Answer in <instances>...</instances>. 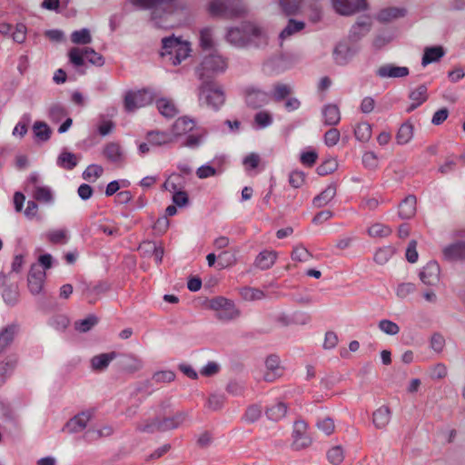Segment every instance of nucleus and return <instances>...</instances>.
Segmentation results:
<instances>
[{"instance_id": "obj_1", "label": "nucleus", "mask_w": 465, "mask_h": 465, "mask_svg": "<svg viewBox=\"0 0 465 465\" xmlns=\"http://www.w3.org/2000/svg\"><path fill=\"white\" fill-rule=\"evenodd\" d=\"M162 57L173 65L181 64L191 52L189 43L181 38L170 36L163 39Z\"/></svg>"}, {"instance_id": "obj_2", "label": "nucleus", "mask_w": 465, "mask_h": 465, "mask_svg": "<svg viewBox=\"0 0 465 465\" xmlns=\"http://www.w3.org/2000/svg\"><path fill=\"white\" fill-rule=\"evenodd\" d=\"M199 100L213 109H218L225 101L223 90L212 82L201 85Z\"/></svg>"}, {"instance_id": "obj_3", "label": "nucleus", "mask_w": 465, "mask_h": 465, "mask_svg": "<svg viewBox=\"0 0 465 465\" xmlns=\"http://www.w3.org/2000/svg\"><path fill=\"white\" fill-rule=\"evenodd\" d=\"M209 309L216 312L217 316L223 320H232L239 315L234 302L225 297L217 296L208 301Z\"/></svg>"}, {"instance_id": "obj_4", "label": "nucleus", "mask_w": 465, "mask_h": 465, "mask_svg": "<svg viewBox=\"0 0 465 465\" xmlns=\"http://www.w3.org/2000/svg\"><path fill=\"white\" fill-rule=\"evenodd\" d=\"M163 188L173 193V202L179 207L188 203L187 193L182 190L183 178L180 175H171L163 183Z\"/></svg>"}, {"instance_id": "obj_5", "label": "nucleus", "mask_w": 465, "mask_h": 465, "mask_svg": "<svg viewBox=\"0 0 465 465\" xmlns=\"http://www.w3.org/2000/svg\"><path fill=\"white\" fill-rule=\"evenodd\" d=\"M152 101V94L147 91L129 92L124 98V106L127 111L132 112L150 104Z\"/></svg>"}, {"instance_id": "obj_6", "label": "nucleus", "mask_w": 465, "mask_h": 465, "mask_svg": "<svg viewBox=\"0 0 465 465\" xmlns=\"http://www.w3.org/2000/svg\"><path fill=\"white\" fill-rule=\"evenodd\" d=\"M312 438L307 433V425L303 421L294 423L292 431V447L295 450H303L311 446Z\"/></svg>"}, {"instance_id": "obj_7", "label": "nucleus", "mask_w": 465, "mask_h": 465, "mask_svg": "<svg viewBox=\"0 0 465 465\" xmlns=\"http://www.w3.org/2000/svg\"><path fill=\"white\" fill-rule=\"evenodd\" d=\"M244 11L245 8L239 0H215L210 5V12L213 15H219L224 12L237 15Z\"/></svg>"}, {"instance_id": "obj_8", "label": "nucleus", "mask_w": 465, "mask_h": 465, "mask_svg": "<svg viewBox=\"0 0 465 465\" xmlns=\"http://www.w3.org/2000/svg\"><path fill=\"white\" fill-rule=\"evenodd\" d=\"M334 11L341 15H351L365 6L364 0H331Z\"/></svg>"}, {"instance_id": "obj_9", "label": "nucleus", "mask_w": 465, "mask_h": 465, "mask_svg": "<svg viewBox=\"0 0 465 465\" xmlns=\"http://www.w3.org/2000/svg\"><path fill=\"white\" fill-rule=\"evenodd\" d=\"M226 66V62L222 56L213 54L203 60L199 74L203 77L205 74L222 72Z\"/></svg>"}, {"instance_id": "obj_10", "label": "nucleus", "mask_w": 465, "mask_h": 465, "mask_svg": "<svg viewBox=\"0 0 465 465\" xmlns=\"http://www.w3.org/2000/svg\"><path fill=\"white\" fill-rule=\"evenodd\" d=\"M421 282L426 285L434 286L440 282V267L435 262H428L420 273Z\"/></svg>"}, {"instance_id": "obj_11", "label": "nucleus", "mask_w": 465, "mask_h": 465, "mask_svg": "<svg viewBox=\"0 0 465 465\" xmlns=\"http://www.w3.org/2000/svg\"><path fill=\"white\" fill-rule=\"evenodd\" d=\"M45 272L33 266L28 274V288L33 294H38L44 288Z\"/></svg>"}, {"instance_id": "obj_12", "label": "nucleus", "mask_w": 465, "mask_h": 465, "mask_svg": "<svg viewBox=\"0 0 465 465\" xmlns=\"http://www.w3.org/2000/svg\"><path fill=\"white\" fill-rule=\"evenodd\" d=\"M377 75L380 78H401L409 74V69L406 66H398L395 64H384L377 69Z\"/></svg>"}, {"instance_id": "obj_13", "label": "nucleus", "mask_w": 465, "mask_h": 465, "mask_svg": "<svg viewBox=\"0 0 465 465\" xmlns=\"http://www.w3.org/2000/svg\"><path fill=\"white\" fill-rule=\"evenodd\" d=\"M277 257V252L273 250H262L256 256L254 265L260 270H269L274 265Z\"/></svg>"}, {"instance_id": "obj_14", "label": "nucleus", "mask_w": 465, "mask_h": 465, "mask_svg": "<svg viewBox=\"0 0 465 465\" xmlns=\"http://www.w3.org/2000/svg\"><path fill=\"white\" fill-rule=\"evenodd\" d=\"M391 421V410L388 406L379 407L372 415V423L378 430H384Z\"/></svg>"}, {"instance_id": "obj_15", "label": "nucleus", "mask_w": 465, "mask_h": 465, "mask_svg": "<svg viewBox=\"0 0 465 465\" xmlns=\"http://www.w3.org/2000/svg\"><path fill=\"white\" fill-rule=\"evenodd\" d=\"M116 357L117 353L115 351L97 354L91 359V367L95 371H104Z\"/></svg>"}, {"instance_id": "obj_16", "label": "nucleus", "mask_w": 465, "mask_h": 465, "mask_svg": "<svg viewBox=\"0 0 465 465\" xmlns=\"http://www.w3.org/2000/svg\"><path fill=\"white\" fill-rule=\"evenodd\" d=\"M91 416L92 414L89 411L82 412L74 416L66 423V429L71 433L83 430L90 420Z\"/></svg>"}, {"instance_id": "obj_17", "label": "nucleus", "mask_w": 465, "mask_h": 465, "mask_svg": "<svg viewBox=\"0 0 465 465\" xmlns=\"http://www.w3.org/2000/svg\"><path fill=\"white\" fill-rule=\"evenodd\" d=\"M139 250L144 256H153L157 263L162 262L163 249L158 246L155 242L144 241L139 245Z\"/></svg>"}, {"instance_id": "obj_18", "label": "nucleus", "mask_w": 465, "mask_h": 465, "mask_svg": "<svg viewBox=\"0 0 465 465\" xmlns=\"http://www.w3.org/2000/svg\"><path fill=\"white\" fill-rule=\"evenodd\" d=\"M287 413V406L282 401H275L266 408L265 414L269 420L277 422L282 420Z\"/></svg>"}, {"instance_id": "obj_19", "label": "nucleus", "mask_w": 465, "mask_h": 465, "mask_svg": "<svg viewBox=\"0 0 465 465\" xmlns=\"http://www.w3.org/2000/svg\"><path fill=\"white\" fill-rule=\"evenodd\" d=\"M414 137V125L411 122L403 123L396 134V142L399 145L408 144Z\"/></svg>"}, {"instance_id": "obj_20", "label": "nucleus", "mask_w": 465, "mask_h": 465, "mask_svg": "<svg viewBox=\"0 0 465 465\" xmlns=\"http://www.w3.org/2000/svg\"><path fill=\"white\" fill-rule=\"evenodd\" d=\"M17 328L15 325H8L0 331V354L13 343Z\"/></svg>"}, {"instance_id": "obj_21", "label": "nucleus", "mask_w": 465, "mask_h": 465, "mask_svg": "<svg viewBox=\"0 0 465 465\" xmlns=\"http://www.w3.org/2000/svg\"><path fill=\"white\" fill-rule=\"evenodd\" d=\"M428 98L427 88L425 85H420L411 92V104L407 111L411 112L421 105Z\"/></svg>"}, {"instance_id": "obj_22", "label": "nucleus", "mask_w": 465, "mask_h": 465, "mask_svg": "<svg viewBox=\"0 0 465 465\" xmlns=\"http://www.w3.org/2000/svg\"><path fill=\"white\" fill-rule=\"evenodd\" d=\"M356 54V50L347 44H339L334 51L333 55L337 64H344Z\"/></svg>"}, {"instance_id": "obj_23", "label": "nucleus", "mask_w": 465, "mask_h": 465, "mask_svg": "<svg viewBox=\"0 0 465 465\" xmlns=\"http://www.w3.org/2000/svg\"><path fill=\"white\" fill-rule=\"evenodd\" d=\"M336 195V185L329 184L319 195L313 199V204L318 207H323L332 201Z\"/></svg>"}, {"instance_id": "obj_24", "label": "nucleus", "mask_w": 465, "mask_h": 465, "mask_svg": "<svg viewBox=\"0 0 465 465\" xmlns=\"http://www.w3.org/2000/svg\"><path fill=\"white\" fill-rule=\"evenodd\" d=\"M194 128V123L186 117H181L173 125V135L178 137L188 134Z\"/></svg>"}, {"instance_id": "obj_25", "label": "nucleus", "mask_w": 465, "mask_h": 465, "mask_svg": "<svg viewBox=\"0 0 465 465\" xmlns=\"http://www.w3.org/2000/svg\"><path fill=\"white\" fill-rule=\"evenodd\" d=\"M33 133L37 143H43L47 142L51 137V129L44 122H35L33 125Z\"/></svg>"}, {"instance_id": "obj_26", "label": "nucleus", "mask_w": 465, "mask_h": 465, "mask_svg": "<svg viewBox=\"0 0 465 465\" xmlns=\"http://www.w3.org/2000/svg\"><path fill=\"white\" fill-rule=\"evenodd\" d=\"M184 413H177L173 417L159 419V430H173L178 428L185 420Z\"/></svg>"}, {"instance_id": "obj_27", "label": "nucleus", "mask_w": 465, "mask_h": 465, "mask_svg": "<svg viewBox=\"0 0 465 465\" xmlns=\"http://www.w3.org/2000/svg\"><path fill=\"white\" fill-rule=\"evenodd\" d=\"M444 257L450 261H455L465 258V244L455 243L447 246L443 250Z\"/></svg>"}, {"instance_id": "obj_28", "label": "nucleus", "mask_w": 465, "mask_h": 465, "mask_svg": "<svg viewBox=\"0 0 465 465\" xmlns=\"http://www.w3.org/2000/svg\"><path fill=\"white\" fill-rule=\"evenodd\" d=\"M354 136L360 143H368L371 138V125L366 122L359 123L354 127Z\"/></svg>"}, {"instance_id": "obj_29", "label": "nucleus", "mask_w": 465, "mask_h": 465, "mask_svg": "<svg viewBox=\"0 0 465 465\" xmlns=\"http://www.w3.org/2000/svg\"><path fill=\"white\" fill-rule=\"evenodd\" d=\"M416 213V200L414 197L406 198L399 207V214L403 219H410Z\"/></svg>"}, {"instance_id": "obj_30", "label": "nucleus", "mask_w": 465, "mask_h": 465, "mask_svg": "<svg viewBox=\"0 0 465 465\" xmlns=\"http://www.w3.org/2000/svg\"><path fill=\"white\" fill-rule=\"evenodd\" d=\"M280 7L287 15H294L302 10L303 0H279Z\"/></svg>"}, {"instance_id": "obj_31", "label": "nucleus", "mask_w": 465, "mask_h": 465, "mask_svg": "<svg viewBox=\"0 0 465 465\" xmlns=\"http://www.w3.org/2000/svg\"><path fill=\"white\" fill-rule=\"evenodd\" d=\"M121 367L125 371L135 372L142 369L143 362L137 357L131 354H127L124 356L121 361Z\"/></svg>"}, {"instance_id": "obj_32", "label": "nucleus", "mask_w": 465, "mask_h": 465, "mask_svg": "<svg viewBox=\"0 0 465 465\" xmlns=\"http://www.w3.org/2000/svg\"><path fill=\"white\" fill-rule=\"evenodd\" d=\"M156 106L161 114L165 117H173L178 112L175 104L166 98L158 99L156 102Z\"/></svg>"}, {"instance_id": "obj_33", "label": "nucleus", "mask_w": 465, "mask_h": 465, "mask_svg": "<svg viewBox=\"0 0 465 465\" xmlns=\"http://www.w3.org/2000/svg\"><path fill=\"white\" fill-rule=\"evenodd\" d=\"M345 459V450L342 446L335 445L327 451V460L332 465H341Z\"/></svg>"}, {"instance_id": "obj_34", "label": "nucleus", "mask_w": 465, "mask_h": 465, "mask_svg": "<svg viewBox=\"0 0 465 465\" xmlns=\"http://www.w3.org/2000/svg\"><path fill=\"white\" fill-rule=\"evenodd\" d=\"M33 197L35 201L44 203H51L54 202V195L51 189L47 186H35L33 193Z\"/></svg>"}, {"instance_id": "obj_35", "label": "nucleus", "mask_w": 465, "mask_h": 465, "mask_svg": "<svg viewBox=\"0 0 465 465\" xmlns=\"http://www.w3.org/2000/svg\"><path fill=\"white\" fill-rule=\"evenodd\" d=\"M239 292L242 300L246 302L258 301L265 297V294L262 290L249 286L241 288Z\"/></svg>"}, {"instance_id": "obj_36", "label": "nucleus", "mask_w": 465, "mask_h": 465, "mask_svg": "<svg viewBox=\"0 0 465 465\" xmlns=\"http://www.w3.org/2000/svg\"><path fill=\"white\" fill-rule=\"evenodd\" d=\"M325 123L330 125L337 124L341 120L340 110L335 104H328L323 110Z\"/></svg>"}, {"instance_id": "obj_37", "label": "nucleus", "mask_w": 465, "mask_h": 465, "mask_svg": "<svg viewBox=\"0 0 465 465\" xmlns=\"http://www.w3.org/2000/svg\"><path fill=\"white\" fill-rule=\"evenodd\" d=\"M104 154L111 162H121L124 157L121 146L114 143H111L105 146Z\"/></svg>"}, {"instance_id": "obj_38", "label": "nucleus", "mask_w": 465, "mask_h": 465, "mask_svg": "<svg viewBox=\"0 0 465 465\" xmlns=\"http://www.w3.org/2000/svg\"><path fill=\"white\" fill-rule=\"evenodd\" d=\"M71 41L74 45H88L93 41L91 31L87 28L74 31L71 34Z\"/></svg>"}, {"instance_id": "obj_39", "label": "nucleus", "mask_w": 465, "mask_h": 465, "mask_svg": "<svg viewBox=\"0 0 465 465\" xmlns=\"http://www.w3.org/2000/svg\"><path fill=\"white\" fill-rule=\"evenodd\" d=\"M443 54L444 51L440 46L427 48L422 57V65L426 66L430 63L437 62Z\"/></svg>"}, {"instance_id": "obj_40", "label": "nucleus", "mask_w": 465, "mask_h": 465, "mask_svg": "<svg viewBox=\"0 0 465 465\" xmlns=\"http://www.w3.org/2000/svg\"><path fill=\"white\" fill-rule=\"evenodd\" d=\"M262 414V410L259 405L252 404L247 407L242 416L244 422L252 424L257 422Z\"/></svg>"}, {"instance_id": "obj_41", "label": "nucleus", "mask_w": 465, "mask_h": 465, "mask_svg": "<svg viewBox=\"0 0 465 465\" xmlns=\"http://www.w3.org/2000/svg\"><path fill=\"white\" fill-rule=\"evenodd\" d=\"M265 365L268 371H271V373H266L264 376V379L266 381H272L276 376H279L280 373V360L276 356H269L266 359Z\"/></svg>"}, {"instance_id": "obj_42", "label": "nucleus", "mask_w": 465, "mask_h": 465, "mask_svg": "<svg viewBox=\"0 0 465 465\" xmlns=\"http://www.w3.org/2000/svg\"><path fill=\"white\" fill-rule=\"evenodd\" d=\"M57 163L64 169L72 170L76 166L77 159L74 153L70 152H63L57 158Z\"/></svg>"}, {"instance_id": "obj_43", "label": "nucleus", "mask_w": 465, "mask_h": 465, "mask_svg": "<svg viewBox=\"0 0 465 465\" xmlns=\"http://www.w3.org/2000/svg\"><path fill=\"white\" fill-rule=\"evenodd\" d=\"M147 138L151 145H163L173 142V137L170 134L159 132L148 133Z\"/></svg>"}, {"instance_id": "obj_44", "label": "nucleus", "mask_w": 465, "mask_h": 465, "mask_svg": "<svg viewBox=\"0 0 465 465\" xmlns=\"http://www.w3.org/2000/svg\"><path fill=\"white\" fill-rule=\"evenodd\" d=\"M303 28L304 23L302 21L290 19L286 27L281 32L280 38L284 39L289 37L294 33L302 31Z\"/></svg>"}, {"instance_id": "obj_45", "label": "nucleus", "mask_w": 465, "mask_h": 465, "mask_svg": "<svg viewBox=\"0 0 465 465\" xmlns=\"http://www.w3.org/2000/svg\"><path fill=\"white\" fill-rule=\"evenodd\" d=\"M104 173V168L99 164H90L83 173V178L88 182H95Z\"/></svg>"}, {"instance_id": "obj_46", "label": "nucleus", "mask_w": 465, "mask_h": 465, "mask_svg": "<svg viewBox=\"0 0 465 465\" xmlns=\"http://www.w3.org/2000/svg\"><path fill=\"white\" fill-rule=\"evenodd\" d=\"M85 48L73 47L68 52L70 62L75 66H82L84 64Z\"/></svg>"}, {"instance_id": "obj_47", "label": "nucleus", "mask_w": 465, "mask_h": 465, "mask_svg": "<svg viewBox=\"0 0 465 465\" xmlns=\"http://www.w3.org/2000/svg\"><path fill=\"white\" fill-rule=\"evenodd\" d=\"M338 168V161L335 158H328L317 167L320 175H328L334 173Z\"/></svg>"}, {"instance_id": "obj_48", "label": "nucleus", "mask_w": 465, "mask_h": 465, "mask_svg": "<svg viewBox=\"0 0 465 465\" xmlns=\"http://www.w3.org/2000/svg\"><path fill=\"white\" fill-rule=\"evenodd\" d=\"M378 326L379 329L387 335L394 336L400 331L398 324L390 320L380 321Z\"/></svg>"}, {"instance_id": "obj_49", "label": "nucleus", "mask_w": 465, "mask_h": 465, "mask_svg": "<svg viewBox=\"0 0 465 465\" xmlns=\"http://www.w3.org/2000/svg\"><path fill=\"white\" fill-rule=\"evenodd\" d=\"M174 372L169 370L158 371L153 375V381L156 383H169L174 381Z\"/></svg>"}, {"instance_id": "obj_50", "label": "nucleus", "mask_w": 465, "mask_h": 465, "mask_svg": "<svg viewBox=\"0 0 465 465\" xmlns=\"http://www.w3.org/2000/svg\"><path fill=\"white\" fill-rule=\"evenodd\" d=\"M392 255H393V250L390 247H384V248L379 249L376 252V253L374 255V260L378 264L383 265V264L387 263L391 259Z\"/></svg>"}, {"instance_id": "obj_51", "label": "nucleus", "mask_w": 465, "mask_h": 465, "mask_svg": "<svg viewBox=\"0 0 465 465\" xmlns=\"http://www.w3.org/2000/svg\"><path fill=\"white\" fill-rule=\"evenodd\" d=\"M98 323V318L95 315H89L85 319L76 322V329L80 332H86Z\"/></svg>"}, {"instance_id": "obj_52", "label": "nucleus", "mask_w": 465, "mask_h": 465, "mask_svg": "<svg viewBox=\"0 0 465 465\" xmlns=\"http://www.w3.org/2000/svg\"><path fill=\"white\" fill-rule=\"evenodd\" d=\"M318 430L324 435H331L334 432L335 423L331 418H324L318 421Z\"/></svg>"}, {"instance_id": "obj_53", "label": "nucleus", "mask_w": 465, "mask_h": 465, "mask_svg": "<svg viewBox=\"0 0 465 465\" xmlns=\"http://www.w3.org/2000/svg\"><path fill=\"white\" fill-rule=\"evenodd\" d=\"M391 231L389 227L381 223H374L368 230L369 234L373 237L387 236L391 233Z\"/></svg>"}, {"instance_id": "obj_54", "label": "nucleus", "mask_w": 465, "mask_h": 465, "mask_svg": "<svg viewBox=\"0 0 465 465\" xmlns=\"http://www.w3.org/2000/svg\"><path fill=\"white\" fill-rule=\"evenodd\" d=\"M292 258L297 262H307L311 259V254L304 247L296 246L292 251Z\"/></svg>"}, {"instance_id": "obj_55", "label": "nucleus", "mask_w": 465, "mask_h": 465, "mask_svg": "<svg viewBox=\"0 0 465 465\" xmlns=\"http://www.w3.org/2000/svg\"><path fill=\"white\" fill-rule=\"evenodd\" d=\"M340 138V132L335 128H331L324 135V143L329 147L335 146L339 143Z\"/></svg>"}, {"instance_id": "obj_56", "label": "nucleus", "mask_w": 465, "mask_h": 465, "mask_svg": "<svg viewBox=\"0 0 465 465\" xmlns=\"http://www.w3.org/2000/svg\"><path fill=\"white\" fill-rule=\"evenodd\" d=\"M85 58L88 62L96 66H102L104 63V58L101 54L96 53L93 48L86 47Z\"/></svg>"}, {"instance_id": "obj_57", "label": "nucleus", "mask_w": 465, "mask_h": 465, "mask_svg": "<svg viewBox=\"0 0 465 465\" xmlns=\"http://www.w3.org/2000/svg\"><path fill=\"white\" fill-rule=\"evenodd\" d=\"M137 429L142 432H153L159 430V419L142 421L137 425Z\"/></svg>"}, {"instance_id": "obj_58", "label": "nucleus", "mask_w": 465, "mask_h": 465, "mask_svg": "<svg viewBox=\"0 0 465 465\" xmlns=\"http://www.w3.org/2000/svg\"><path fill=\"white\" fill-rule=\"evenodd\" d=\"M227 40L234 45H241L243 44V35L240 29L232 28L228 31Z\"/></svg>"}, {"instance_id": "obj_59", "label": "nucleus", "mask_w": 465, "mask_h": 465, "mask_svg": "<svg viewBox=\"0 0 465 465\" xmlns=\"http://www.w3.org/2000/svg\"><path fill=\"white\" fill-rule=\"evenodd\" d=\"M404 15L403 10L397 8H388L381 12L380 18L384 21H389Z\"/></svg>"}, {"instance_id": "obj_60", "label": "nucleus", "mask_w": 465, "mask_h": 465, "mask_svg": "<svg viewBox=\"0 0 465 465\" xmlns=\"http://www.w3.org/2000/svg\"><path fill=\"white\" fill-rule=\"evenodd\" d=\"M291 93V88L283 84H279L274 87L273 97L276 100H282Z\"/></svg>"}, {"instance_id": "obj_61", "label": "nucleus", "mask_w": 465, "mask_h": 465, "mask_svg": "<svg viewBox=\"0 0 465 465\" xmlns=\"http://www.w3.org/2000/svg\"><path fill=\"white\" fill-rule=\"evenodd\" d=\"M414 290L415 288L412 283H401L397 287L396 293L398 297L404 299L411 294Z\"/></svg>"}, {"instance_id": "obj_62", "label": "nucleus", "mask_w": 465, "mask_h": 465, "mask_svg": "<svg viewBox=\"0 0 465 465\" xmlns=\"http://www.w3.org/2000/svg\"><path fill=\"white\" fill-rule=\"evenodd\" d=\"M406 258L410 262H416L418 260L417 242L412 240L410 242L406 250Z\"/></svg>"}, {"instance_id": "obj_63", "label": "nucleus", "mask_w": 465, "mask_h": 465, "mask_svg": "<svg viewBox=\"0 0 465 465\" xmlns=\"http://www.w3.org/2000/svg\"><path fill=\"white\" fill-rule=\"evenodd\" d=\"M289 182L293 188H300L304 183V173L302 172H292L290 174Z\"/></svg>"}, {"instance_id": "obj_64", "label": "nucleus", "mask_w": 465, "mask_h": 465, "mask_svg": "<svg viewBox=\"0 0 465 465\" xmlns=\"http://www.w3.org/2000/svg\"><path fill=\"white\" fill-rule=\"evenodd\" d=\"M362 162L364 165L370 169H375L378 166V159L375 153L368 152L363 154Z\"/></svg>"}]
</instances>
